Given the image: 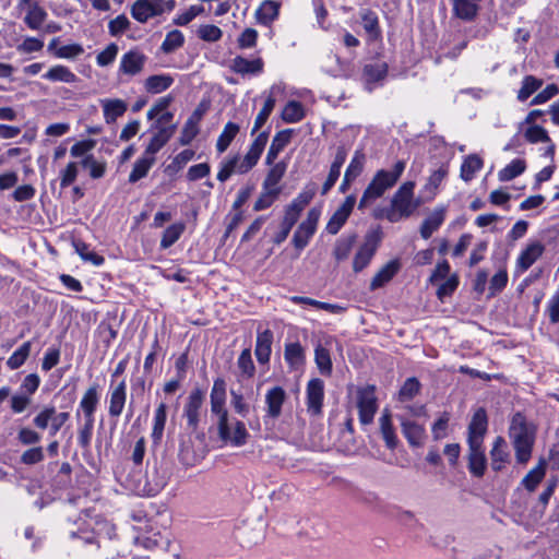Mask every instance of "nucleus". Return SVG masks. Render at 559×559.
Listing matches in <instances>:
<instances>
[{"label": "nucleus", "mask_w": 559, "mask_h": 559, "mask_svg": "<svg viewBox=\"0 0 559 559\" xmlns=\"http://www.w3.org/2000/svg\"><path fill=\"white\" fill-rule=\"evenodd\" d=\"M488 428L486 408L479 407L473 415L467 427L468 469L476 476L485 474L487 460L484 440Z\"/></svg>", "instance_id": "nucleus-1"}, {"label": "nucleus", "mask_w": 559, "mask_h": 559, "mask_svg": "<svg viewBox=\"0 0 559 559\" xmlns=\"http://www.w3.org/2000/svg\"><path fill=\"white\" fill-rule=\"evenodd\" d=\"M415 181L403 182L393 193L389 207L376 211L373 216L385 218L391 223L411 217L424 202L423 199L415 198Z\"/></svg>", "instance_id": "nucleus-2"}, {"label": "nucleus", "mask_w": 559, "mask_h": 559, "mask_svg": "<svg viewBox=\"0 0 559 559\" xmlns=\"http://www.w3.org/2000/svg\"><path fill=\"white\" fill-rule=\"evenodd\" d=\"M406 168L405 160H397L391 169H379L367 185L358 203V209L364 210L376 200L382 198L386 191L392 189Z\"/></svg>", "instance_id": "nucleus-3"}, {"label": "nucleus", "mask_w": 559, "mask_h": 559, "mask_svg": "<svg viewBox=\"0 0 559 559\" xmlns=\"http://www.w3.org/2000/svg\"><path fill=\"white\" fill-rule=\"evenodd\" d=\"M510 437L515 450L518 463L525 464L532 456L535 442V427L521 413L513 415L510 425Z\"/></svg>", "instance_id": "nucleus-4"}, {"label": "nucleus", "mask_w": 559, "mask_h": 559, "mask_svg": "<svg viewBox=\"0 0 559 559\" xmlns=\"http://www.w3.org/2000/svg\"><path fill=\"white\" fill-rule=\"evenodd\" d=\"M176 8V0H136L130 9L131 16L139 23L170 13Z\"/></svg>", "instance_id": "nucleus-5"}, {"label": "nucleus", "mask_w": 559, "mask_h": 559, "mask_svg": "<svg viewBox=\"0 0 559 559\" xmlns=\"http://www.w3.org/2000/svg\"><path fill=\"white\" fill-rule=\"evenodd\" d=\"M316 194V187L311 185L304 189L285 209L281 227L290 229L297 223L300 213L310 203Z\"/></svg>", "instance_id": "nucleus-6"}, {"label": "nucleus", "mask_w": 559, "mask_h": 559, "mask_svg": "<svg viewBox=\"0 0 559 559\" xmlns=\"http://www.w3.org/2000/svg\"><path fill=\"white\" fill-rule=\"evenodd\" d=\"M321 215L319 207L308 211L307 217L299 224L293 236V245L297 250H302L314 235Z\"/></svg>", "instance_id": "nucleus-7"}, {"label": "nucleus", "mask_w": 559, "mask_h": 559, "mask_svg": "<svg viewBox=\"0 0 559 559\" xmlns=\"http://www.w3.org/2000/svg\"><path fill=\"white\" fill-rule=\"evenodd\" d=\"M357 407L359 412V420L362 425L372 423L377 412V399L374 395V386L367 385L357 391Z\"/></svg>", "instance_id": "nucleus-8"}, {"label": "nucleus", "mask_w": 559, "mask_h": 559, "mask_svg": "<svg viewBox=\"0 0 559 559\" xmlns=\"http://www.w3.org/2000/svg\"><path fill=\"white\" fill-rule=\"evenodd\" d=\"M217 430L221 440L234 447L245 445L249 438L245 424L238 419H227L224 427L217 426Z\"/></svg>", "instance_id": "nucleus-9"}, {"label": "nucleus", "mask_w": 559, "mask_h": 559, "mask_svg": "<svg viewBox=\"0 0 559 559\" xmlns=\"http://www.w3.org/2000/svg\"><path fill=\"white\" fill-rule=\"evenodd\" d=\"M226 402V383L224 379L217 378L214 380L211 391V411L218 417L217 426H225L228 418V412L225 408Z\"/></svg>", "instance_id": "nucleus-10"}, {"label": "nucleus", "mask_w": 559, "mask_h": 559, "mask_svg": "<svg viewBox=\"0 0 559 559\" xmlns=\"http://www.w3.org/2000/svg\"><path fill=\"white\" fill-rule=\"evenodd\" d=\"M355 204L356 197L354 194H349L345 198L344 202L336 209L325 226V230L330 235H336L340 231L353 212Z\"/></svg>", "instance_id": "nucleus-11"}, {"label": "nucleus", "mask_w": 559, "mask_h": 559, "mask_svg": "<svg viewBox=\"0 0 559 559\" xmlns=\"http://www.w3.org/2000/svg\"><path fill=\"white\" fill-rule=\"evenodd\" d=\"M324 399V383L321 379H311L307 384V411L312 416L320 415Z\"/></svg>", "instance_id": "nucleus-12"}, {"label": "nucleus", "mask_w": 559, "mask_h": 559, "mask_svg": "<svg viewBox=\"0 0 559 559\" xmlns=\"http://www.w3.org/2000/svg\"><path fill=\"white\" fill-rule=\"evenodd\" d=\"M378 247V239L374 235L370 234L366 237L365 242L356 252L353 261V269L355 272L362 271L371 261Z\"/></svg>", "instance_id": "nucleus-13"}, {"label": "nucleus", "mask_w": 559, "mask_h": 559, "mask_svg": "<svg viewBox=\"0 0 559 559\" xmlns=\"http://www.w3.org/2000/svg\"><path fill=\"white\" fill-rule=\"evenodd\" d=\"M204 392L201 389H194L191 391L188 401L185 405V416L187 418L188 426L192 429H197L199 424L200 409L204 401Z\"/></svg>", "instance_id": "nucleus-14"}, {"label": "nucleus", "mask_w": 559, "mask_h": 559, "mask_svg": "<svg viewBox=\"0 0 559 559\" xmlns=\"http://www.w3.org/2000/svg\"><path fill=\"white\" fill-rule=\"evenodd\" d=\"M145 61L144 53L139 50H130L121 57L119 72L129 76L136 75L142 72Z\"/></svg>", "instance_id": "nucleus-15"}, {"label": "nucleus", "mask_w": 559, "mask_h": 559, "mask_svg": "<svg viewBox=\"0 0 559 559\" xmlns=\"http://www.w3.org/2000/svg\"><path fill=\"white\" fill-rule=\"evenodd\" d=\"M285 400L286 392L282 386H273L267 390L265 394L266 415L271 418H278Z\"/></svg>", "instance_id": "nucleus-16"}, {"label": "nucleus", "mask_w": 559, "mask_h": 559, "mask_svg": "<svg viewBox=\"0 0 559 559\" xmlns=\"http://www.w3.org/2000/svg\"><path fill=\"white\" fill-rule=\"evenodd\" d=\"M127 401V383L122 380L110 389L108 413L110 417H119L122 414Z\"/></svg>", "instance_id": "nucleus-17"}, {"label": "nucleus", "mask_w": 559, "mask_h": 559, "mask_svg": "<svg viewBox=\"0 0 559 559\" xmlns=\"http://www.w3.org/2000/svg\"><path fill=\"white\" fill-rule=\"evenodd\" d=\"M544 250L545 247L540 241L528 243L526 248L520 253L516 261V266L520 272L528 270L543 254Z\"/></svg>", "instance_id": "nucleus-18"}, {"label": "nucleus", "mask_w": 559, "mask_h": 559, "mask_svg": "<svg viewBox=\"0 0 559 559\" xmlns=\"http://www.w3.org/2000/svg\"><path fill=\"white\" fill-rule=\"evenodd\" d=\"M399 418L402 426V432L404 437L407 439L408 443L413 447H420L425 439L424 426L415 421H412L403 416H400Z\"/></svg>", "instance_id": "nucleus-19"}, {"label": "nucleus", "mask_w": 559, "mask_h": 559, "mask_svg": "<svg viewBox=\"0 0 559 559\" xmlns=\"http://www.w3.org/2000/svg\"><path fill=\"white\" fill-rule=\"evenodd\" d=\"M203 115L204 109L198 107L188 118L180 135V143L182 145L190 144L192 140L197 136V134L199 133V122L201 121Z\"/></svg>", "instance_id": "nucleus-20"}, {"label": "nucleus", "mask_w": 559, "mask_h": 559, "mask_svg": "<svg viewBox=\"0 0 559 559\" xmlns=\"http://www.w3.org/2000/svg\"><path fill=\"white\" fill-rule=\"evenodd\" d=\"M176 126L158 127L157 132L153 135L150 143L147 144L144 153L152 157L170 140L175 133Z\"/></svg>", "instance_id": "nucleus-21"}, {"label": "nucleus", "mask_w": 559, "mask_h": 559, "mask_svg": "<svg viewBox=\"0 0 559 559\" xmlns=\"http://www.w3.org/2000/svg\"><path fill=\"white\" fill-rule=\"evenodd\" d=\"M104 118L107 123L115 122L119 117L123 116L128 109L124 100L119 98H106L100 100Z\"/></svg>", "instance_id": "nucleus-22"}, {"label": "nucleus", "mask_w": 559, "mask_h": 559, "mask_svg": "<svg viewBox=\"0 0 559 559\" xmlns=\"http://www.w3.org/2000/svg\"><path fill=\"white\" fill-rule=\"evenodd\" d=\"M273 343V333L270 330L259 332L257 336L254 354L260 364H266L270 360Z\"/></svg>", "instance_id": "nucleus-23"}, {"label": "nucleus", "mask_w": 559, "mask_h": 559, "mask_svg": "<svg viewBox=\"0 0 559 559\" xmlns=\"http://www.w3.org/2000/svg\"><path fill=\"white\" fill-rule=\"evenodd\" d=\"M292 134H293V130L286 129V130H282L280 132H277L274 135L272 143L269 147L266 157H265V163L267 165H272L274 163V160L276 159V157L278 156V154L290 142Z\"/></svg>", "instance_id": "nucleus-24"}, {"label": "nucleus", "mask_w": 559, "mask_h": 559, "mask_svg": "<svg viewBox=\"0 0 559 559\" xmlns=\"http://www.w3.org/2000/svg\"><path fill=\"white\" fill-rule=\"evenodd\" d=\"M445 217L444 207H436L423 222L420 226V236L428 239L442 225Z\"/></svg>", "instance_id": "nucleus-25"}, {"label": "nucleus", "mask_w": 559, "mask_h": 559, "mask_svg": "<svg viewBox=\"0 0 559 559\" xmlns=\"http://www.w3.org/2000/svg\"><path fill=\"white\" fill-rule=\"evenodd\" d=\"M263 66L261 58L249 60L237 56L233 59L230 68L234 72L246 75L261 73L263 71Z\"/></svg>", "instance_id": "nucleus-26"}, {"label": "nucleus", "mask_w": 559, "mask_h": 559, "mask_svg": "<svg viewBox=\"0 0 559 559\" xmlns=\"http://www.w3.org/2000/svg\"><path fill=\"white\" fill-rule=\"evenodd\" d=\"M280 3L273 0H264L255 11L257 21L265 26L271 25L278 16Z\"/></svg>", "instance_id": "nucleus-27"}, {"label": "nucleus", "mask_w": 559, "mask_h": 559, "mask_svg": "<svg viewBox=\"0 0 559 559\" xmlns=\"http://www.w3.org/2000/svg\"><path fill=\"white\" fill-rule=\"evenodd\" d=\"M399 269L400 263L396 260L388 262L372 277L370 282V289L376 290L390 282L397 273Z\"/></svg>", "instance_id": "nucleus-28"}, {"label": "nucleus", "mask_w": 559, "mask_h": 559, "mask_svg": "<svg viewBox=\"0 0 559 559\" xmlns=\"http://www.w3.org/2000/svg\"><path fill=\"white\" fill-rule=\"evenodd\" d=\"M99 397L97 385L90 386L83 394V397L80 402V406L76 412V418L80 417V411L83 413L84 417H94Z\"/></svg>", "instance_id": "nucleus-29"}, {"label": "nucleus", "mask_w": 559, "mask_h": 559, "mask_svg": "<svg viewBox=\"0 0 559 559\" xmlns=\"http://www.w3.org/2000/svg\"><path fill=\"white\" fill-rule=\"evenodd\" d=\"M155 162V157H152L143 152L142 156L138 158L133 165V168L129 175V182L135 183L139 180L146 177L150 169L154 166Z\"/></svg>", "instance_id": "nucleus-30"}, {"label": "nucleus", "mask_w": 559, "mask_h": 559, "mask_svg": "<svg viewBox=\"0 0 559 559\" xmlns=\"http://www.w3.org/2000/svg\"><path fill=\"white\" fill-rule=\"evenodd\" d=\"M525 139L530 143H549V146L546 150V155L552 157L555 154V145L551 143L550 138L548 136V132L545 128L532 124L524 132Z\"/></svg>", "instance_id": "nucleus-31"}, {"label": "nucleus", "mask_w": 559, "mask_h": 559, "mask_svg": "<svg viewBox=\"0 0 559 559\" xmlns=\"http://www.w3.org/2000/svg\"><path fill=\"white\" fill-rule=\"evenodd\" d=\"M510 455L507 451V444L502 438H497L493 449H491V469L502 471L510 464Z\"/></svg>", "instance_id": "nucleus-32"}, {"label": "nucleus", "mask_w": 559, "mask_h": 559, "mask_svg": "<svg viewBox=\"0 0 559 559\" xmlns=\"http://www.w3.org/2000/svg\"><path fill=\"white\" fill-rule=\"evenodd\" d=\"M43 78L50 82H62V83H75L78 82V76L74 72H72L68 67L62 64H56L51 67Z\"/></svg>", "instance_id": "nucleus-33"}, {"label": "nucleus", "mask_w": 559, "mask_h": 559, "mask_svg": "<svg viewBox=\"0 0 559 559\" xmlns=\"http://www.w3.org/2000/svg\"><path fill=\"white\" fill-rule=\"evenodd\" d=\"M547 462L545 459H539L536 466H534L522 479V485L528 491H534L539 483L544 479L546 474Z\"/></svg>", "instance_id": "nucleus-34"}, {"label": "nucleus", "mask_w": 559, "mask_h": 559, "mask_svg": "<svg viewBox=\"0 0 559 559\" xmlns=\"http://www.w3.org/2000/svg\"><path fill=\"white\" fill-rule=\"evenodd\" d=\"M174 83V78L169 74H155L148 76L144 82V88L147 93L159 94L168 90Z\"/></svg>", "instance_id": "nucleus-35"}, {"label": "nucleus", "mask_w": 559, "mask_h": 559, "mask_svg": "<svg viewBox=\"0 0 559 559\" xmlns=\"http://www.w3.org/2000/svg\"><path fill=\"white\" fill-rule=\"evenodd\" d=\"M453 7V14L464 21L473 20L478 11L474 0H450Z\"/></svg>", "instance_id": "nucleus-36"}, {"label": "nucleus", "mask_w": 559, "mask_h": 559, "mask_svg": "<svg viewBox=\"0 0 559 559\" xmlns=\"http://www.w3.org/2000/svg\"><path fill=\"white\" fill-rule=\"evenodd\" d=\"M271 168L266 174V177L263 181V189H272V190H281L277 185L285 176L287 165L284 162H278L276 164L270 165Z\"/></svg>", "instance_id": "nucleus-37"}, {"label": "nucleus", "mask_w": 559, "mask_h": 559, "mask_svg": "<svg viewBox=\"0 0 559 559\" xmlns=\"http://www.w3.org/2000/svg\"><path fill=\"white\" fill-rule=\"evenodd\" d=\"M380 430L383 440L389 449H394L397 443V439L392 426L391 414L388 409H384L380 419Z\"/></svg>", "instance_id": "nucleus-38"}, {"label": "nucleus", "mask_w": 559, "mask_h": 559, "mask_svg": "<svg viewBox=\"0 0 559 559\" xmlns=\"http://www.w3.org/2000/svg\"><path fill=\"white\" fill-rule=\"evenodd\" d=\"M448 176V168L445 166L439 167L435 170L425 183L423 191L428 193L427 200H432L437 193V190L444 178Z\"/></svg>", "instance_id": "nucleus-39"}, {"label": "nucleus", "mask_w": 559, "mask_h": 559, "mask_svg": "<svg viewBox=\"0 0 559 559\" xmlns=\"http://www.w3.org/2000/svg\"><path fill=\"white\" fill-rule=\"evenodd\" d=\"M388 66L383 61L368 63L364 67L362 75L367 83H374L385 78Z\"/></svg>", "instance_id": "nucleus-40"}, {"label": "nucleus", "mask_w": 559, "mask_h": 559, "mask_svg": "<svg viewBox=\"0 0 559 559\" xmlns=\"http://www.w3.org/2000/svg\"><path fill=\"white\" fill-rule=\"evenodd\" d=\"M284 357L290 367L297 368L305 361V350L298 342L288 343L285 345Z\"/></svg>", "instance_id": "nucleus-41"}, {"label": "nucleus", "mask_w": 559, "mask_h": 559, "mask_svg": "<svg viewBox=\"0 0 559 559\" xmlns=\"http://www.w3.org/2000/svg\"><path fill=\"white\" fill-rule=\"evenodd\" d=\"M239 129V126L234 122H227L225 124L216 142V150L218 151V153H223L228 148L233 140L238 134Z\"/></svg>", "instance_id": "nucleus-42"}, {"label": "nucleus", "mask_w": 559, "mask_h": 559, "mask_svg": "<svg viewBox=\"0 0 559 559\" xmlns=\"http://www.w3.org/2000/svg\"><path fill=\"white\" fill-rule=\"evenodd\" d=\"M305 117V109L301 103L289 100L283 111L282 119L287 123H296Z\"/></svg>", "instance_id": "nucleus-43"}, {"label": "nucleus", "mask_w": 559, "mask_h": 559, "mask_svg": "<svg viewBox=\"0 0 559 559\" xmlns=\"http://www.w3.org/2000/svg\"><path fill=\"white\" fill-rule=\"evenodd\" d=\"M185 229L186 226L183 223H175L168 226L163 233L160 248L167 249L171 247L180 238Z\"/></svg>", "instance_id": "nucleus-44"}, {"label": "nucleus", "mask_w": 559, "mask_h": 559, "mask_svg": "<svg viewBox=\"0 0 559 559\" xmlns=\"http://www.w3.org/2000/svg\"><path fill=\"white\" fill-rule=\"evenodd\" d=\"M73 246L75 252L81 257L83 261L90 262L96 266H99L104 263L105 259L97 254L95 251L91 250L85 242L78 240L73 242Z\"/></svg>", "instance_id": "nucleus-45"}, {"label": "nucleus", "mask_w": 559, "mask_h": 559, "mask_svg": "<svg viewBox=\"0 0 559 559\" xmlns=\"http://www.w3.org/2000/svg\"><path fill=\"white\" fill-rule=\"evenodd\" d=\"M238 168H240V155L225 158L221 163L217 179L222 182L226 181L233 174H238Z\"/></svg>", "instance_id": "nucleus-46"}, {"label": "nucleus", "mask_w": 559, "mask_h": 559, "mask_svg": "<svg viewBox=\"0 0 559 559\" xmlns=\"http://www.w3.org/2000/svg\"><path fill=\"white\" fill-rule=\"evenodd\" d=\"M355 240V236L341 237L336 240L333 249V255L336 261L340 262L348 258Z\"/></svg>", "instance_id": "nucleus-47"}, {"label": "nucleus", "mask_w": 559, "mask_h": 559, "mask_svg": "<svg viewBox=\"0 0 559 559\" xmlns=\"http://www.w3.org/2000/svg\"><path fill=\"white\" fill-rule=\"evenodd\" d=\"M166 405L160 403L154 414V425L152 430V438L154 442L160 441L166 424Z\"/></svg>", "instance_id": "nucleus-48"}, {"label": "nucleus", "mask_w": 559, "mask_h": 559, "mask_svg": "<svg viewBox=\"0 0 559 559\" xmlns=\"http://www.w3.org/2000/svg\"><path fill=\"white\" fill-rule=\"evenodd\" d=\"M483 160L476 156H467L461 166V178L464 181H469L474 178L475 174L481 168Z\"/></svg>", "instance_id": "nucleus-49"}, {"label": "nucleus", "mask_w": 559, "mask_h": 559, "mask_svg": "<svg viewBox=\"0 0 559 559\" xmlns=\"http://www.w3.org/2000/svg\"><path fill=\"white\" fill-rule=\"evenodd\" d=\"M543 85V80L537 79L533 75L524 76L522 81V86L518 92V99L520 102L526 100L531 95H533L540 86Z\"/></svg>", "instance_id": "nucleus-50"}, {"label": "nucleus", "mask_w": 559, "mask_h": 559, "mask_svg": "<svg viewBox=\"0 0 559 559\" xmlns=\"http://www.w3.org/2000/svg\"><path fill=\"white\" fill-rule=\"evenodd\" d=\"M46 17L47 12L41 7L34 4L25 15L24 22L31 29H39Z\"/></svg>", "instance_id": "nucleus-51"}, {"label": "nucleus", "mask_w": 559, "mask_h": 559, "mask_svg": "<svg viewBox=\"0 0 559 559\" xmlns=\"http://www.w3.org/2000/svg\"><path fill=\"white\" fill-rule=\"evenodd\" d=\"M237 367L242 378L250 379L253 377L255 367L249 348H246L240 353L237 360Z\"/></svg>", "instance_id": "nucleus-52"}, {"label": "nucleus", "mask_w": 559, "mask_h": 559, "mask_svg": "<svg viewBox=\"0 0 559 559\" xmlns=\"http://www.w3.org/2000/svg\"><path fill=\"white\" fill-rule=\"evenodd\" d=\"M31 353V342L23 343L7 360V365L11 370L20 368Z\"/></svg>", "instance_id": "nucleus-53"}, {"label": "nucleus", "mask_w": 559, "mask_h": 559, "mask_svg": "<svg viewBox=\"0 0 559 559\" xmlns=\"http://www.w3.org/2000/svg\"><path fill=\"white\" fill-rule=\"evenodd\" d=\"M314 360L318 369L322 374H331L332 372V360L328 349L318 345L314 350Z\"/></svg>", "instance_id": "nucleus-54"}, {"label": "nucleus", "mask_w": 559, "mask_h": 559, "mask_svg": "<svg viewBox=\"0 0 559 559\" xmlns=\"http://www.w3.org/2000/svg\"><path fill=\"white\" fill-rule=\"evenodd\" d=\"M183 43V34L178 29H174L166 35L160 48L165 53H170L174 50L180 48Z\"/></svg>", "instance_id": "nucleus-55"}, {"label": "nucleus", "mask_w": 559, "mask_h": 559, "mask_svg": "<svg viewBox=\"0 0 559 559\" xmlns=\"http://www.w3.org/2000/svg\"><path fill=\"white\" fill-rule=\"evenodd\" d=\"M525 170V162L522 159H513L502 170L499 171L498 176L501 181L511 180Z\"/></svg>", "instance_id": "nucleus-56"}, {"label": "nucleus", "mask_w": 559, "mask_h": 559, "mask_svg": "<svg viewBox=\"0 0 559 559\" xmlns=\"http://www.w3.org/2000/svg\"><path fill=\"white\" fill-rule=\"evenodd\" d=\"M94 428V417H84V424L78 431V442L83 449L90 448Z\"/></svg>", "instance_id": "nucleus-57"}, {"label": "nucleus", "mask_w": 559, "mask_h": 559, "mask_svg": "<svg viewBox=\"0 0 559 559\" xmlns=\"http://www.w3.org/2000/svg\"><path fill=\"white\" fill-rule=\"evenodd\" d=\"M365 162H366V156H365L364 152L361 150H357L354 153V155L350 159V163L345 170V175L356 179L362 173Z\"/></svg>", "instance_id": "nucleus-58"}, {"label": "nucleus", "mask_w": 559, "mask_h": 559, "mask_svg": "<svg viewBox=\"0 0 559 559\" xmlns=\"http://www.w3.org/2000/svg\"><path fill=\"white\" fill-rule=\"evenodd\" d=\"M274 106H275V98L272 95H270L265 99L263 107L261 108L258 116L255 117L254 126L252 129V134L263 127V124L269 119L271 112L273 111Z\"/></svg>", "instance_id": "nucleus-59"}, {"label": "nucleus", "mask_w": 559, "mask_h": 559, "mask_svg": "<svg viewBox=\"0 0 559 559\" xmlns=\"http://www.w3.org/2000/svg\"><path fill=\"white\" fill-rule=\"evenodd\" d=\"M280 193L281 190L263 189L260 197L254 202L253 210L259 212L270 207Z\"/></svg>", "instance_id": "nucleus-60"}, {"label": "nucleus", "mask_w": 559, "mask_h": 559, "mask_svg": "<svg viewBox=\"0 0 559 559\" xmlns=\"http://www.w3.org/2000/svg\"><path fill=\"white\" fill-rule=\"evenodd\" d=\"M420 389V383L416 378H408L399 392V400L402 402L412 400L416 394H418Z\"/></svg>", "instance_id": "nucleus-61"}, {"label": "nucleus", "mask_w": 559, "mask_h": 559, "mask_svg": "<svg viewBox=\"0 0 559 559\" xmlns=\"http://www.w3.org/2000/svg\"><path fill=\"white\" fill-rule=\"evenodd\" d=\"M365 31L372 37L380 35L379 21L374 12L367 10L361 15Z\"/></svg>", "instance_id": "nucleus-62"}, {"label": "nucleus", "mask_w": 559, "mask_h": 559, "mask_svg": "<svg viewBox=\"0 0 559 559\" xmlns=\"http://www.w3.org/2000/svg\"><path fill=\"white\" fill-rule=\"evenodd\" d=\"M82 166L90 170V176L94 179L102 178L106 171V165L95 160L92 155L82 160Z\"/></svg>", "instance_id": "nucleus-63"}, {"label": "nucleus", "mask_w": 559, "mask_h": 559, "mask_svg": "<svg viewBox=\"0 0 559 559\" xmlns=\"http://www.w3.org/2000/svg\"><path fill=\"white\" fill-rule=\"evenodd\" d=\"M198 35L205 41H217L221 39L223 32L216 25L206 24L199 27Z\"/></svg>", "instance_id": "nucleus-64"}]
</instances>
